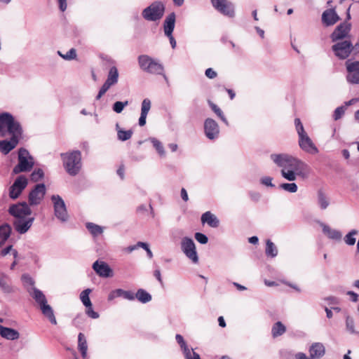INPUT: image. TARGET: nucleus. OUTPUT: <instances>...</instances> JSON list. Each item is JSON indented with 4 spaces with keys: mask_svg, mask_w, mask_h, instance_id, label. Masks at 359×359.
Listing matches in <instances>:
<instances>
[{
    "mask_svg": "<svg viewBox=\"0 0 359 359\" xmlns=\"http://www.w3.org/2000/svg\"><path fill=\"white\" fill-rule=\"evenodd\" d=\"M273 177L269 176H264L260 178V183L262 185H264L266 187H274L275 184H273Z\"/></svg>",
    "mask_w": 359,
    "mask_h": 359,
    "instance_id": "864d4df0",
    "label": "nucleus"
},
{
    "mask_svg": "<svg viewBox=\"0 0 359 359\" xmlns=\"http://www.w3.org/2000/svg\"><path fill=\"white\" fill-rule=\"evenodd\" d=\"M27 184L28 180L25 176H18L9 189V197L13 200L18 198Z\"/></svg>",
    "mask_w": 359,
    "mask_h": 359,
    "instance_id": "f3484780",
    "label": "nucleus"
},
{
    "mask_svg": "<svg viewBox=\"0 0 359 359\" xmlns=\"http://www.w3.org/2000/svg\"><path fill=\"white\" fill-rule=\"evenodd\" d=\"M138 245H140L141 248H143L147 252V256L149 257V258L151 259L153 257V253L151 251V250L149 249L147 243L139 241Z\"/></svg>",
    "mask_w": 359,
    "mask_h": 359,
    "instance_id": "13d9d810",
    "label": "nucleus"
},
{
    "mask_svg": "<svg viewBox=\"0 0 359 359\" xmlns=\"http://www.w3.org/2000/svg\"><path fill=\"white\" fill-rule=\"evenodd\" d=\"M78 349L83 359L87 358L88 344L85 335L80 332L78 335Z\"/></svg>",
    "mask_w": 359,
    "mask_h": 359,
    "instance_id": "7c9ffc66",
    "label": "nucleus"
},
{
    "mask_svg": "<svg viewBox=\"0 0 359 359\" xmlns=\"http://www.w3.org/2000/svg\"><path fill=\"white\" fill-rule=\"evenodd\" d=\"M180 195L184 201L187 202L189 200L187 191L184 188H182Z\"/></svg>",
    "mask_w": 359,
    "mask_h": 359,
    "instance_id": "774afa93",
    "label": "nucleus"
},
{
    "mask_svg": "<svg viewBox=\"0 0 359 359\" xmlns=\"http://www.w3.org/2000/svg\"><path fill=\"white\" fill-rule=\"evenodd\" d=\"M181 250L185 256L194 264H198L199 259L196 251V245L192 238L183 237L180 243Z\"/></svg>",
    "mask_w": 359,
    "mask_h": 359,
    "instance_id": "9d476101",
    "label": "nucleus"
},
{
    "mask_svg": "<svg viewBox=\"0 0 359 359\" xmlns=\"http://www.w3.org/2000/svg\"><path fill=\"white\" fill-rule=\"evenodd\" d=\"M62 165L65 171L71 176L77 175L81 171L82 154L79 150H72L60 154Z\"/></svg>",
    "mask_w": 359,
    "mask_h": 359,
    "instance_id": "20e7f679",
    "label": "nucleus"
},
{
    "mask_svg": "<svg viewBox=\"0 0 359 359\" xmlns=\"http://www.w3.org/2000/svg\"><path fill=\"white\" fill-rule=\"evenodd\" d=\"M46 192L44 184H38L30 191L28 196L29 205L34 206L39 205L43 201Z\"/></svg>",
    "mask_w": 359,
    "mask_h": 359,
    "instance_id": "dca6fc26",
    "label": "nucleus"
},
{
    "mask_svg": "<svg viewBox=\"0 0 359 359\" xmlns=\"http://www.w3.org/2000/svg\"><path fill=\"white\" fill-rule=\"evenodd\" d=\"M11 227L8 224H4L0 226V248L6 243L10 237Z\"/></svg>",
    "mask_w": 359,
    "mask_h": 359,
    "instance_id": "2f4dec72",
    "label": "nucleus"
},
{
    "mask_svg": "<svg viewBox=\"0 0 359 359\" xmlns=\"http://www.w3.org/2000/svg\"><path fill=\"white\" fill-rule=\"evenodd\" d=\"M34 164V158L29 151L24 148H20L18 151V163L13 168V174L17 175L20 172L30 171Z\"/></svg>",
    "mask_w": 359,
    "mask_h": 359,
    "instance_id": "6e6552de",
    "label": "nucleus"
},
{
    "mask_svg": "<svg viewBox=\"0 0 359 359\" xmlns=\"http://www.w3.org/2000/svg\"><path fill=\"white\" fill-rule=\"evenodd\" d=\"M213 8L219 13L229 18L236 16L235 5L228 0H210Z\"/></svg>",
    "mask_w": 359,
    "mask_h": 359,
    "instance_id": "9b49d317",
    "label": "nucleus"
},
{
    "mask_svg": "<svg viewBox=\"0 0 359 359\" xmlns=\"http://www.w3.org/2000/svg\"><path fill=\"white\" fill-rule=\"evenodd\" d=\"M13 246L12 245H8L7 246L6 248H4L1 251V256L4 257L6 256V255H8L9 252H12L13 251Z\"/></svg>",
    "mask_w": 359,
    "mask_h": 359,
    "instance_id": "69168bd1",
    "label": "nucleus"
},
{
    "mask_svg": "<svg viewBox=\"0 0 359 359\" xmlns=\"http://www.w3.org/2000/svg\"><path fill=\"white\" fill-rule=\"evenodd\" d=\"M346 106H340L335 109L333 114V118L334 121L340 119L346 112Z\"/></svg>",
    "mask_w": 359,
    "mask_h": 359,
    "instance_id": "49530a36",
    "label": "nucleus"
},
{
    "mask_svg": "<svg viewBox=\"0 0 359 359\" xmlns=\"http://www.w3.org/2000/svg\"><path fill=\"white\" fill-rule=\"evenodd\" d=\"M43 171L41 169L39 168L32 172L30 176V179L32 181L36 182L41 180L43 177Z\"/></svg>",
    "mask_w": 359,
    "mask_h": 359,
    "instance_id": "3c124183",
    "label": "nucleus"
},
{
    "mask_svg": "<svg viewBox=\"0 0 359 359\" xmlns=\"http://www.w3.org/2000/svg\"><path fill=\"white\" fill-rule=\"evenodd\" d=\"M128 105V101H125V102L117 101V102H114V104H113L112 109L116 113L120 114L123 111L124 107Z\"/></svg>",
    "mask_w": 359,
    "mask_h": 359,
    "instance_id": "de8ad7c7",
    "label": "nucleus"
},
{
    "mask_svg": "<svg viewBox=\"0 0 359 359\" xmlns=\"http://www.w3.org/2000/svg\"><path fill=\"white\" fill-rule=\"evenodd\" d=\"M298 144L300 149L306 153L316 154L319 152L318 149L308 134L298 139Z\"/></svg>",
    "mask_w": 359,
    "mask_h": 359,
    "instance_id": "6ab92c4d",
    "label": "nucleus"
},
{
    "mask_svg": "<svg viewBox=\"0 0 359 359\" xmlns=\"http://www.w3.org/2000/svg\"><path fill=\"white\" fill-rule=\"evenodd\" d=\"M286 331L285 326L280 321L276 322L271 328V334L273 338L283 335Z\"/></svg>",
    "mask_w": 359,
    "mask_h": 359,
    "instance_id": "c9c22d12",
    "label": "nucleus"
},
{
    "mask_svg": "<svg viewBox=\"0 0 359 359\" xmlns=\"http://www.w3.org/2000/svg\"><path fill=\"white\" fill-rule=\"evenodd\" d=\"M116 130L117 131L118 139L121 141H126L131 138L133 135V130H124L119 127L118 123L116 124Z\"/></svg>",
    "mask_w": 359,
    "mask_h": 359,
    "instance_id": "e433bc0d",
    "label": "nucleus"
},
{
    "mask_svg": "<svg viewBox=\"0 0 359 359\" xmlns=\"http://www.w3.org/2000/svg\"><path fill=\"white\" fill-rule=\"evenodd\" d=\"M57 54L65 60H72L76 58V50L74 48H71L65 54L62 53L60 50L57 51Z\"/></svg>",
    "mask_w": 359,
    "mask_h": 359,
    "instance_id": "37998d69",
    "label": "nucleus"
},
{
    "mask_svg": "<svg viewBox=\"0 0 359 359\" xmlns=\"http://www.w3.org/2000/svg\"><path fill=\"white\" fill-rule=\"evenodd\" d=\"M334 43L332 46V50L335 56L341 60L346 59L353 50V45L351 40H344Z\"/></svg>",
    "mask_w": 359,
    "mask_h": 359,
    "instance_id": "f8f14e48",
    "label": "nucleus"
},
{
    "mask_svg": "<svg viewBox=\"0 0 359 359\" xmlns=\"http://www.w3.org/2000/svg\"><path fill=\"white\" fill-rule=\"evenodd\" d=\"M27 291L39 305L43 315L46 317L52 324L56 325L57 320L53 310L48 304L45 294L36 287L27 289Z\"/></svg>",
    "mask_w": 359,
    "mask_h": 359,
    "instance_id": "39448f33",
    "label": "nucleus"
},
{
    "mask_svg": "<svg viewBox=\"0 0 359 359\" xmlns=\"http://www.w3.org/2000/svg\"><path fill=\"white\" fill-rule=\"evenodd\" d=\"M346 81L350 84H359V61L348 60L345 63Z\"/></svg>",
    "mask_w": 359,
    "mask_h": 359,
    "instance_id": "2eb2a0df",
    "label": "nucleus"
},
{
    "mask_svg": "<svg viewBox=\"0 0 359 359\" xmlns=\"http://www.w3.org/2000/svg\"><path fill=\"white\" fill-rule=\"evenodd\" d=\"M184 355L185 359H201L199 354L194 352L193 349Z\"/></svg>",
    "mask_w": 359,
    "mask_h": 359,
    "instance_id": "bf43d9fd",
    "label": "nucleus"
},
{
    "mask_svg": "<svg viewBox=\"0 0 359 359\" xmlns=\"http://www.w3.org/2000/svg\"><path fill=\"white\" fill-rule=\"evenodd\" d=\"M59 8L62 12H64L67 7V0H57Z\"/></svg>",
    "mask_w": 359,
    "mask_h": 359,
    "instance_id": "680f3d73",
    "label": "nucleus"
},
{
    "mask_svg": "<svg viewBox=\"0 0 359 359\" xmlns=\"http://www.w3.org/2000/svg\"><path fill=\"white\" fill-rule=\"evenodd\" d=\"M280 189L289 192V193H296L298 190V187L296 183H283L279 186Z\"/></svg>",
    "mask_w": 359,
    "mask_h": 359,
    "instance_id": "c03bdc74",
    "label": "nucleus"
},
{
    "mask_svg": "<svg viewBox=\"0 0 359 359\" xmlns=\"http://www.w3.org/2000/svg\"><path fill=\"white\" fill-rule=\"evenodd\" d=\"M86 313L87 316L93 319H97L99 318V313L93 309V305L90 307H86Z\"/></svg>",
    "mask_w": 359,
    "mask_h": 359,
    "instance_id": "4d7b16f0",
    "label": "nucleus"
},
{
    "mask_svg": "<svg viewBox=\"0 0 359 359\" xmlns=\"http://www.w3.org/2000/svg\"><path fill=\"white\" fill-rule=\"evenodd\" d=\"M322 231L329 239L339 242L341 240L342 233L340 231L331 228L325 223H320Z\"/></svg>",
    "mask_w": 359,
    "mask_h": 359,
    "instance_id": "5701e85b",
    "label": "nucleus"
},
{
    "mask_svg": "<svg viewBox=\"0 0 359 359\" xmlns=\"http://www.w3.org/2000/svg\"><path fill=\"white\" fill-rule=\"evenodd\" d=\"M0 335L1 337L11 341L17 340L20 338V336L18 330L11 327H4L1 325Z\"/></svg>",
    "mask_w": 359,
    "mask_h": 359,
    "instance_id": "a878e982",
    "label": "nucleus"
},
{
    "mask_svg": "<svg viewBox=\"0 0 359 359\" xmlns=\"http://www.w3.org/2000/svg\"><path fill=\"white\" fill-rule=\"evenodd\" d=\"M121 297L129 301H133L135 299V294L132 291L122 289Z\"/></svg>",
    "mask_w": 359,
    "mask_h": 359,
    "instance_id": "6e6d98bb",
    "label": "nucleus"
},
{
    "mask_svg": "<svg viewBox=\"0 0 359 359\" xmlns=\"http://www.w3.org/2000/svg\"><path fill=\"white\" fill-rule=\"evenodd\" d=\"M265 253L268 257L274 258L278 255V248L269 239L266 241Z\"/></svg>",
    "mask_w": 359,
    "mask_h": 359,
    "instance_id": "f704fd0d",
    "label": "nucleus"
},
{
    "mask_svg": "<svg viewBox=\"0 0 359 359\" xmlns=\"http://www.w3.org/2000/svg\"><path fill=\"white\" fill-rule=\"evenodd\" d=\"M8 212L15 218L13 224L15 231L19 233H25L32 226L34 217L31 216L32 210L26 202L11 205Z\"/></svg>",
    "mask_w": 359,
    "mask_h": 359,
    "instance_id": "f03ea898",
    "label": "nucleus"
},
{
    "mask_svg": "<svg viewBox=\"0 0 359 359\" xmlns=\"http://www.w3.org/2000/svg\"><path fill=\"white\" fill-rule=\"evenodd\" d=\"M205 76L209 79H215L217 77V72L212 68H208L205 72Z\"/></svg>",
    "mask_w": 359,
    "mask_h": 359,
    "instance_id": "052dcab7",
    "label": "nucleus"
},
{
    "mask_svg": "<svg viewBox=\"0 0 359 359\" xmlns=\"http://www.w3.org/2000/svg\"><path fill=\"white\" fill-rule=\"evenodd\" d=\"M175 339H176V341L177 342V344L180 345L184 355L187 353L188 352H189L191 350L189 348V346H187L183 337L181 334H177L175 335Z\"/></svg>",
    "mask_w": 359,
    "mask_h": 359,
    "instance_id": "a19ab883",
    "label": "nucleus"
},
{
    "mask_svg": "<svg viewBox=\"0 0 359 359\" xmlns=\"http://www.w3.org/2000/svg\"><path fill=\"white\" fill-rule=\"evenodd\" d=\"M21 280L27 289H30L34 287V281L28 274H23L21 277Z\"/></svg>",
    "mask_w": 359,
    "mask_h": 359,
    "instance_id": "8fccbe9b",
    "label": "nucleus"
},
{
    "mask_svg": "<svg viewBox=\"0 0 359 359\" xmlns=\"http://www.w3.org/2000/svg\"><path fill=\"white\" fill-rule=\"evenodd\" d=\"M351 28L352 25L349 22H343L338 25L330 34L332 41L337 42L344 40H351L350 33Z\"/></svg>",
    "mask_w": 359,
    "mask_h": 359,
    "instance_id": "1a4fd4ad",
    "label": "nucleus"
},
{
    "mask_svg": "<svg viewBox=\"0 0 359 359\" xmlns=\"http://www.w3.org/2000/svg\"><path fill=\"white\" fill-rule=\"evenodd\" d=\"M93 269L96 273L103 278H109L113 276V272L109 266L103 261L97 260L93 264Z\"/></svg>",
    "mask_w": 359,
    "mask_h": 359,
    "instance_id": "412c9836",
    "label": "nucleus"
},
{
    "mask_svg": "<svg viewBox=\"0 0 359 359\" xmlns=\"http://www.w3.org/2000/svg\"><path fill=\"white\" fill-rule=\"evenodd\" d=\"M294 126L295 129L298 135V139L303 135H307V133L305 131L304 126L299 118H296L294 119Z\"/></svg>",
    "mask_w": 359,
    "mask_h": 359,
    "instance_id": "a18cd8bd",
    "label": "nucleus"
},
{
    "mask_svg": "<svg viewBox=\"0 0 359 359\" xmlns=\"http://www.w3.org/2000/svg\"><path fill=\"white\" fill-rule=\"evenodd\" d=\"M165 5L161 1H154L142 11V18L148 22H159L163 17Z\"/></svg>",
    "mask_w": 359,
    "mask_h": 359,
    "instance_id": "0eeeda50",
    "label": "nucleus"
},
{
    "mask_svg": "<svg viewBox=\"0 0 359 359\" xmlns=\"http://www.w3.org/2000/svg\"><path fill=\"white\" fill-rule=\"evenodd\" d=\"M135 298L142 304H146L151 300V295L144 289L137 290Z\"/></svg>",
    "mask_w": 359,
    "mask_h": 359,
    "instance_id": "4c0bfd02",
    "label": "nucleus"
},
{
    "mask_svg": "<svg viewBox=\"0 0 359 359\" xmlns=\"http://www.w3.org/2000/svg\"><path fill=\"white\" fill-rule=\"evenodd\" d=\"M340 18L334 8H328L322 13V23L325 27H330L336 24Z\"/></svg>",
    "mask_w": 359,
    "mask_h": 359,
    "instance_id": "aec40b11",
    "label": "nucleus"
},
{
    "mask_svg": "<svg viewBox=\"0 0 359 359\" xmlns=\"http://www.w3.org/2000/svg\"><path fill=\"white\" fill-rule=\"evenodd\" d=\"M311 359H320L325 354V346L320 342L313 343L309 348Z\"/></svg>",
    "mask_w": 359,
    "mask_h": 359,
    "instance_id": "b1692460",
    "label": "nucleus"
},
{
    "mask_svg": "<svg viewBox=\"0 0 359 359\" xmlns=\"http://www.w3.org/2000/svg\"><path fill=\"white\" fill-rule=\"evenodd\" d=\"M295 359H311L310 355H306L304 353L298 352L294 355Z\"/></svg>",
    "mask_w": 359,
    "mask_h": 359,
    "instance_id": "0e129e2a",
    "label": "nucleus"
},
{
    "mask_svg": "<svg viewBox=\"0 0 359 359\" xmlns=\"http://www.w3.org/2000/svg\"><path fill=\"white\" fill-rule=\"evenodd\" d=\"M195 239L201 244H206L208 241V238L206 235L197 232L194 235Z\"/></svg>",
    "mask_w": 359,
    "mask_h": 359,
    "instance_id": "5fc2aeb1",
    "label": "nucleus"
},
{
    "mask_svg": "<svg viewBox=\"0 0 359 359\" xmlns=\"http://www.w3.org/2000/svg\"><path fill=\"white\" fill-rule=\"evenodd\" d=\"M151 102L149 98H145L141 104V114L138 120L140 126H144L146 124L147 114L151 109Z\"/></svg>",
    "mask_w": 359,
    "mask_h": 359,
    "instance_id": "393cba45",
    "label": "nucleus"
},
{
    "mask_svg": "<svg viewBox=\"0 0 359 359\" xmlns=\"http://www.w3.org/2000/svg\"><path fill=\"white\" fill-rule=\"evenodd\" d=\"M204 133L210 140H217L219 136V127L217 123L211 118H208L204 121Z\"/></svg>",
    "mask_w": 359,
    "mask_h": 359,
    "instance_id": "a211bd4d",
    "label": "nucleus"
},
{
    "mask_svg": "<svg viewBox=\"0 0 359 359\" xmlns=\"http://www.w3.org/2000/svg\"><path fill=\"white\" fill-rule=\"evenodd\" d=\"M118 81V72L116 67H111L107 74V78L104 84L100 88L98 94L96 96V100H100L107 91L113 86L116 84Z\"/></svg>",
    "mask_w": 359,
    "mask_h": 359,
    "instance_id": "4468645a",
    "label": "nucleus"
},
{
    "mask_svg": "<svg viewBox=\"0 0 359 359\" xmlns=\"http://www.w3.org/2000/svg\"><path fill=\"white\" fill-rule=\"evenodd\" d=\"M345 323H346V330L350 334H357L355 329V321L353 317L349 315H346L345 316Z\"/></svg>",
    "mask_w": 359,
    "mask_h": 359,
    "instance_id": "58836bf2",
    "label": "nucleus"
},
{
    "mask_svg": "<svg viewBox=\"0 0 359 359\" xmlns=\"http://www.w3.org/2000/svg\"><path fill=\"white\" fill-rule=\"evenodd\" d=\"M271 160L280 168V175L285 180L294 182L300 178L307 179L311 173L308 164L287 153L272 154Z\"/></svg>",
    "mask_w": 359,
    "mask_h": 359,
    "instance_id": "f257e3e1",
    "label": "nucleus"
},
{
    "mask_svg": "<svg viewBox=\"0 0 359 359\" xmlns=\"http://www.w3.org/2000/svg\"><path fill=\"white\" fill-rule=\"evenodd\" d=\"M91 292L92 290L88 288L83 290L80 294V299L86 307H90V306H92V302L89 297V295L91 293Z\"/></svg>",
    "mask_w": 359,
    "mask_h": 359,
    "instance_id": "ea45409f",
    "label": "nucleus"
},
{
    "mask_svg": "<svg viewBox=\"0 0 359 359\" xmlns=\"http://www.w3.org/2000/svg\"><path fill=\"white\" fill-rule=\"evenodd\" d=\"M317 203L321 210L327 209L330 204V198L326 193L321 189L317 191Z\"/></svg>",
    "mask_w": 359,
    "mask_h": 359,
    "instance_id": "c85d7f7f",
    "label": "nucleus"
},
{
    "mask_svg": "<svg viewBox=\"0 0 359 359\" xmlns=\"http://www.w3.org/2000/svg\"><path fill=\"white\" fill-rule=\"evenodd\" d=\"M156 149V152L161 158H164L166 156V152L163 143L156 137H149L148 140Z\"/></svg>",
    "mask_w": 359,
    "mask_h": 359,
    "instance_id": "72a5a7b5",
    "label": "nucleus"
},
{
    "mask_svg": "<svg viewBox=\"0 0 359 359\" xmlns=\"http://www.w3.org/2000/svg\"><path fill=\"white\" fill-rule=\"evenodd\" d=\"M0 289L3 292L7 294L14 292L13 287L11 285L9 277L4 273L0 276Z\"/></svg>",
    "mask_w": 359,
    "mask_h": 359,
    "instance_id": "c756f323",
    "label": "nucleus"
},
{
    "mask_svg": "<svg viewBox=\"0 0 359 359\" xmlns=\"http://www.w3.org/2000/svg\"><path fill=\"white\" fill-rule=\"evenodd\" d=\"M139 248H141V246L138 245V242H137V244H135V245H130V246L124 249V250L126 252H127L128 253H131L133 251L137 250Z\"/></svg>",
    "mask_w": 359,
    "mask_h": 359,
    "instance_id": "e2e57ef3",
    "label": "nucleus"
},
{
    "mask_svg": "<svg viewBox=\"0 0 359 359\" xmlns=\"http://www.w3.org/2000/svg\"><path fill=\"white\" fill-rule=\"evenodd\" d=\"M176 15L175 13L168 14L163 22V31L165 35H170L175 29Z\"/></svg>",
    "mask_w": 359,
    "mask_h": 359,
    "instance_id": "bb28decb",
    "label": "nucleus"
},
{
    "mask_svg": "<svg viewBox=\"0 0 359 359\" xmlns=\"http://www.w3.org/2000/svg\"><path fill=\"white\" fill-rule=\"evenodd\" d=\"M201 222L203 224L206 223L212 228H216L219 224V219L210 211H207L202 215Z\"/></svg>",
    "mask_w": 359,
    "mask_h": 359,
    "instance_id": "cd10ccee",
    "label": "nucleus"
},
{
    "mask_svg": "<svg viewBox=\"0 0 359 359\" xmlns=\"http://www.w3.org/2000/svg\"><path fill=\"white\" fill-rule=\"evenodd\" d=\"M121 294H122V289L114 290L109 293L107 299L109 302L113 301L114 299H116L117 297H121Z\"/></svg>",
    "mask_w": 359,
    "mask_h": 359,
    "instance_id": "603ef678",
    "label": "nucleus"
},
{
    "mask_svg": "<svg viewBox=\"0 0 359 359\" xmlns=\"http://www.w3.org/2000/svg\"><path fill=\"white\" fill-rule=\"evenodd\" d=\"M86 227L93 238H96L102 235L104 232V227L93 222H87L86 224Z\"/></svg>",
    "mask_w": 359,
    "mask_h": 359,
    "instance_id": "473e14b6",
    "label": "nucleus"
},
{
    "mask_svg": "<svg viewBox=\"0 0 359 359\" xmlns=\"http://www.w3.org/2000/svg\"><path fill=\"white\" fill-rule=\"evenodd\" d=\"M210 107L212 111L221 118V120L226 124L228 125V121L224 116L222 111L215 104L210 103Z\"/></svg>",
    "mask_w": 359,
    "mask_h": 359,
    "instance_id": "09e8293b",
    "label": "nucleus"
},
{
    "mask_svg": "<svg viewBox=\"0 0 359 359\" xmlns=\"http://www.w3.org/2000/svg\"><path fill=\"white\" fill-rule=\"evenodd\" d=\"M51 201L53 204L55 216L62 222H67L69 216L63 199L59 195H53Z\"/></svg>",
    "mask_w": 359,
    "mask_h": 359,
    "instance_id": "ddd939ff",
    "label": "nucleus"
},
{
    "mask_svg": "<svg viewBox=\"0 0 359 359\" xmlns=\"http://www.w3.org/2000/svg\"><path fill=\"white\" fill-rule=\"evenodd\" d=\"M250 198L254 201H258L261 197V195L258 192H251L250 193Z\"/></svg>",
    "mask_w": 359,
    "mask_h": 359,
    "instance_id": "338daca9",
    "label": "nucleus"
},
{
    "mask_svg": "<svg viewBox=\"0 0 359 359\" xmlns=\"http://www.w3.org/2000/svg\"><path fill=\"white\" fill-rule=\"evenodd\" d=\"M358 234V231L353 229L349 231L344 237V242L348 245H353L355 243V236Z\"/></svg>",
    "mask_w": 359,
    "mask_h": 359,
    "instance_id": "79ce46f5",
    "label": "nucleus"
},
{
    "mask_svg": "<svg viewBox=\"0 0 359 359\" xmlns=\"http://www.w3.org/2000/svg\"><path fill=\"white\" fill-rule=\"evenodd\" d=\"M138 64L141 69L151 74L161 75L167 80L164 74V67L158 60L147 55H141L137 58Z\"/></svg>",
    "mask_w": 359,
    "mask_h": 359,
    "instance_id": "423d86ee",
    "label": "nucleus"
},
{
    "mask_svg": "<svg viewBox=\"0 0 359 359\" xmlns=\"http://www.w3.org/2000/svg\"><path fill=\"white\" fill-rule=\"evenodd\" d=\"M23 130L20 121L9 112L0 114V137L22 136Z\"/></svg>",
    "mask_w": 359,
    "mask_h": 359,
    "instance_id": "7ed1b4c3",
    "label": "nucleus"
},
{
    "mask_svg": "<svg viewBox=\"0 0 359 359\" xmlns=\"http://www.w3.org/2000/svg\"><path fill=\"white\" fill-rule=\"evenodd\" d=\"M22 136H10V140H0V151L4 154H8L18 145Z\"/></svg>",
    "mask_w": 359,
    "mask_h": 359,
    "instance_id": "4be33fe9",
    "label": "nucleus"
}]
</instances>
